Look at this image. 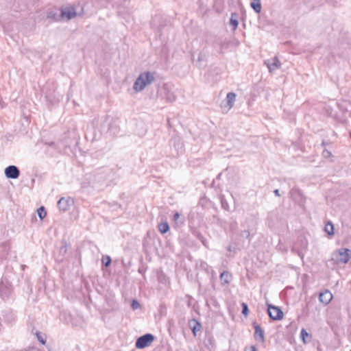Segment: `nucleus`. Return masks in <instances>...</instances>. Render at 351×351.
Listing matches in <instances>:
<instances>
[{"mask_svg":"<svg viewBox=\"0 0 351 351\" xmlns=\"http://www.w3.org/2000/svg\"><path fill=\"white\" fill-rule=\"evenodd\" d=\"M230 25L233 27V30H235L239 25V22L237 20V15L234 13L232 14L231 18H230Z\"/></svg>","mask_w":351,"mask_h":351,"instance_id":"f3484780","label":"nucleus"},{"mask_svg":"<svg viewBox=\"0 0 351 351\" xmlns=\"http://www.w3.org/2000/svg\"><path fill=\"white\" fill-rule=\"evenodd\" d=\"M37 214L40 219H43L47 215L45 208L43 206H40L37 209Z\"/></svg>","mask_w":351,"mask_h":351,"instance_id":"6ab92c4d","label":"nucleus"},{"mask_svg":"<svg viewBox=\"0 0 351 351\" xmlns=\"http://www.w3.org/2000/svg\"><path fill=\"white\" fill-rule=\"evenodd\" d=\"M267 311L270 318L274 320H280L283 318V312L278 306L267 304Z\"/></svg>","mask_w":351,"mask_h":351,"instance_id":"0eeeda50","label":"nucleus"},{"mask_svg":"<svg viewBox=\"0 0 351 351\" xmlns=\"http://www.w3.org/2000/svg\"><path fill=\"white\" fill-rule=\"evenodd\" d=\"M154 337L151 334H146L140 337L136 342V347L139 349L145 348L154 341Z\"/></svg>","mask_w":351,"mask_h":351,"instance_id":"423d86ee","label":"nucleus"},{"mask_svg":"<svg viewBox=\"0 0 351 351\" xmlns=\"http://www.w3.org/2000/svg\"><path fill=\"white\" fill-rule=\"evenodd\" d=\"M196 330H197V328L195 326V327L193 328V334H194L195 335V334H196Z\"/></svg>","mask_w":351,"mask_h":351,"instance_id":"7c9ffc66","label":"nucleus"},{"mask_svg":"<svg viewBox=\"0 0 351 351\" xmlns=\"http://www.w3.org/2000/svg\"><path fill=\"white\" fill-rule=\"evenodd\" d=\"M155 80L154 73L150 71L141 73L132 86V90L134 93H138L144 90L148 86Z\"/></svg>","mask_w":351,"mask_h":351,"instance_id":"f257e3e1","label":"nucleus"},{"mask_svg":"<svg viewBox=\"0 0 351 351\" xmlns=\"http://www.w3.org/2000/svg\"><path fill=\"white\" fill-rule=\"evenodd\" d=\"M255 332L254 338L256 341L260 342L264 341V334L261 328L258 325L254 326Z\"/></svg>","mask_w":351,"mask_h":351,"instance_id":"f8f14e48","label":"nucleus"},{"mask_svg":"<svg viewBox=\"0 0 351 351\" xmlns=\"http://www.w3.org/2000/svg\"><path fill=\"white\" fill-rule=\"evenodd\" d=\"M350 351H351V350Z\"/></svg>","mask_w":351,"mask_h":351,"instance_id":"473e14b6","label":"nucleus"},{"mask_svg":"<svg viewBox=\"0 0 351 351\" xmlns=\"http://www.w3.org/2000/svg\"><path fill=\"white\" fill-rule=\"evenodd\" d=\"M73 203V199L70 197H61L58 202V207L61 211L65 212L70 209Z\"/></svg>","mask_w":351,"mask_h":351,"instance_id":"6e6552de","label":"nucleus"},{"mask_svg":"<svg viewBox=\"0 0 351 351\" xmlns=\"http://www.w3.org/2000/svg\"><path fill=\"white\" fill-rule=\"evenodd\" d=\"M221 280L226 284L229 283L231 276L228 272H223L220 276Z\"/></svg>","mask_w":351,"mask_h":351,"instance_id":"a211bd4d","label":"nucleus"},{"mask_svg":"<svg viewBox=\"0 0 351 351\" xmlns=\"http://www.w3.org/2000/svg\"><path fill=\"white\" fill-rule=\"evenodd\" d=\"M249 351H256V348L254 346H251L249 348H248Z\"/></svg>","mask_w":351,"mask_h":351,"instance_id":"c85d7f7f","label":"nucleus"},{"mask_svg":"<svg viewBox=\"0 0 351 351\" xmlns=\"http://www.w3.org/2000/svg\"><path fill=\"white\" fill-rule=\"evenodd\" d=\"M11 293V289L5 287L3 285H0V296L3 300H7Z\"/></svg>","mask_w":351,"mask_h":351,"instance_id":"ddd939ff","label":"nucleus"},{"mask_svg":"<svg viewBox=\"0 0 351 351\" xmlns=\"http://www.w3.org/2000/svg\"><path fill=\"white\" fill-rule=\"evenodd\" d=\"M324 230L329 236H332L335 233L334 226L329 222L325 225Z\"/></svg>","mask_w":351,"mask_h":351,"instance_id":"dca6fc26","label":"nucleus"},{"mask_svg":"<svg viewBox=\"0 0 351 351\" xmlns=\"http://www.w3.org/2000/svg\"><path fill=\"white\" fill-rule=\"evenodd\" d=\"M197 326H198V330H199L200 325H199V324H197Z\"/></svg>","mask_w":351,"mask_h":351,"instance_id":"2f4dec72","label":"nucleus"},{"mask_svg":"<svg viewBox=\"0 0 351 351\" xmlns=\"http://www.w3.org/2000/svg\"><path fill=\"white\" fill-rule=\"evenodd\" d=\"M242 306H243L242 313L245 315H247L248 314V307H247V304L245 303H243Z\"/></svg>","mask_w":351,"mask_h":351,"instance_id":"393cba45","label":"nucleus"},{"mask_svg":"<svg viewBox=\"0 0 351 351\" xmlns=\"http://www.w3.org/2000/svg\"><path fill=\"white\" fill-rule=\"evenodd\" d=\"M333 298V295L330 291L326 290L324 292L319 293V300L321 303L324 305H327L330 302Z\"/></svg>","mask_w":351,"mask_h":351,"instance_id":"9d476101","label":"nucleus"},{"mask_svg":"<svg viewBox=\"0 0 351 351\" xmlns=\"http://www.w3.org/2000/svg\"><path fill=\"white\" fill-rule=\"evenodd\" d=\"M250 6L256 13H260L262 10L261 0H250Z\"/></svg>","mask_w":351,"mask_h":351,"instance_id":"4468645a","label":"nucleus"},{"mask_svg":"<svg viewBox=\"0 0 351 351\" xmlns=\"http://www.w3.org/2000/svg\"><path fill=\"white\" fill-rule=\"evenodd\" d=\"M237 95L234 93H228L224 101H222L221 108L223 112H228L234 105Z\"/></svg>","mask_w":351,"mask_h":351,"instance_id":"39448f33","label":"nucleus"},{"mask_svg":"<svg viewBox=\"0 0 351 351\" xmlns=\"http://www.w3.org/2000/svg\"><path fill=\"white\" fill-rule=\"evenodd\" d=\"M111 263V258L108 256H103L102 258V263L106 266L108 267L110 265Z\"/></svg>","mask_w":351,"mask_h":351,"instance_id":"412c9836","label":"nucleus"},{"mask_svg":"<svg viewBox=\"0 0 351 351\" xmlns=\"http://www.w3.org/2000/svg\"><path fill=\"white\" fill-rule=\"evenodd\" d=\"M274 193H275V194H276V195H278V196H279V195H279V190H278V189L275 190V191H274Z\"/></svg>","mask_w":351,"mask_h":351,"instance_id":"c756f323","label":"nucleus"},{"mask_svg":"<svg viewBox=\"0 0 351 351\" xmlns=\"http://www.w3.org/2000/svg\"><path fill=\"white\" fill-rule=\"evenodd\" d=\"M37 339L43 344L45 345L46 343V340L42 337L40 332H36Z\"/></svg>","mask_w":351,"mask_h":351,"instance_id":"5701e85b","label":"nucleus"},{"mask_svg":"<svg viewBox=\"0 0 351 351\" xmlns=\"http://www.w3.org/2000/svg\"><path fill=\"white\" fill-rule=\"evenodd\" d=\"M5 176L9 179H16L20 176L19 169L15 165H10L5 169Z\"/></svg>","mask_w":351,"mask_h":351,"instance_id":"1a4fd4ad","label":"nucleus"},{"mask_svg":"<svg viewBox=\"0 0 351 351\" xmlns=\"http://www.w3.org/2000/svg\"><path fill=\"white\" fill-rule=\"evenodd\" d=\"M47 18L52 19H53L55 21H58L59 18H60V16H58L57 14L55 12L51 11V12H48Z\"/></svg>","mask_w":351,"mask_h":351,"instance_id":"aec40b11","label":"nucleus"},{"mask_svg":"<svg viewBox=\"0 0 351 351\" xmlns=\"http://www.w3.org/2000/svg\"><path fill=\"white\" fill-rule=\"evenodd\" d=\"M139 306H140V305H139V304H138V302H136V301H135V300H134V301L132 302V307L133 308V309H136V308H138L139 307Z\"/></svg>","mask_w":351,"mask_h":351,"instance_id":"a878e982","label":"nucleus"},{"mask_svg":"<svg viewBox=\"0 0 351 351\" xmlns=\"http://www.w3.org/2000/svg\"><path fill=\"white\" fill-rule=\"evenodd\" d=\"M158 230L162 234H165L169 230V226L167 222H162L158 225Z\"/></svg>","mask_w":351,"mask_h":351,"instance_id":"2eb2a0df","label":"nucleus"},{"mask_svg":"<svg viewBox=\"0 0 351 351\" xmlns=\"http://www.w3.org/2000/svg\"><path fill=\"white\" fill-rule=\"evenodd\" d=\"M110 119V117L105 115V116H102V117H98L97 119H95L93 121V128L97 130L94 134V138H97V137L100 136L101 133V130L104 128V124L106 123Z\"/></svg>","mask_w":351,"mask_h":351,"instance_id":"20e7f679","label":"nucleus"},{"mask_svg":"<svg viewBox=\"0 0 351 351\" xmlns=\"http://www.w3.org/2000/svg\"><path fill=\"white\" fill-rule=\"evenodd\" d=\"M66 252V247L65 245L62 246L60 249L61 253H65Z\"/></svg>","mask_w":351,"mask_h":351,"instance_id":"cd10ccee","label":"nucleus"},{"mask_svg":"<svg viewBox=\"0 0 351 351\" xmlns=\"http://www.w3.org/2000/svg\"><path fill=\"white\" fill-rule=\"evenodd\" d=\"M308 337V333L304 329H302L301 330V338L302 339V341L304 343H306V338Z\"/></svg>","mask_w":351,"mask_h":351,"instance_id":"4be33fe9","label":"nucleus"},{"mask_svg":"<svg viewBox=\"0 0 351 351\" xmlns=\"http://www.w3.org/2000/svg\"><path fill=\"white\" fill-rule=\"evenodd\" d=\"M179 218H180V214H179L178 213H176L174 214V215H173V219H174L175 221H177V220H178V219H179Z\"/></svg>","mask_w":351,"mask_h":351,"instance_id":"bb28decb","label":"nucleus"},{"mask_svg":"<svg viewBox=\"0 0 351 351\" xmlns=\"http://www.w3.org/2000/svg\"><path fill=\"white\" fill-rule=\"evenodd\" d=\"M322 155L325 158H330L332 156V153L328 150H324Z\"/></svg>","mask_w":351,"mask_h":351,"instance_id":"b1692460","label":"nucleus"},{"mask_svg":"<svg viewBox=\"0 0 351 351\" xmlns=\"http://www.w3.org/2000/svg\"><path fill=\"white\" fill-rule=\"evenodd\" d=\"M351 256V251L347 248H340L332 252V261L337 264H346Z\"/></svg>","mask_w":351,"mask_h":351,"instance_id":"f03ea898","label":"nucleus"},{"mask_svg":"<svg viewBox=\"0 0 351 351\" xmlns=\"http://www.w3.org/2000/svg\"><path fill=\"white\" fill-rule=\"evenodd\" d=\"M266 64L269 72L271 73L278 69L281 66L280 62L277 58H274L271 60H268Z\"/></svg>","mask_w":351,"mask_h":351,"instance_id":"9b49d317","label":"nucleus"},{"mask_svg":"<svg viewBox=\"0 0 351 351\" xmlns=\"http://www.w3.org/2000/svg\"><path fill=\"white\" fill-rule=\"evenodd\" d=\"M82 8L79 6H65L60 10V17L63 20H70L81 14Z\"/></svg>","mask_w":351,"mask_h":351,"instance_id":"7ed1b4c3","label":"nucleus"}]
</instances>
